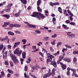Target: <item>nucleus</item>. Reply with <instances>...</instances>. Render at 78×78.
Segmentation results:
<instances>
[{
    "instance_id": "24",
    "label": "nucleus",
    "mask_w": 78,
    "mask_h": 78,
    "mask_svg": "<svg viewBox=\"0 0 78 78\" xmlns=\"http://www.w3.org/2000/svg\"><path fill=\"white\" fill-rule=\"evenodd\" d=\"M37 9L39 12H42V10L40 9V6H38L37 7Z\"/></svg>"
},
{
    "instance_id": "54",
    "label": "nucleus",
    "mask_w": 78,
    "mask_h": 78,
    "mask_svg": "<svg viewBox=\"0 0 78 78\" xmlns=\"http://www.w3.org/2000/svg\"><path fill=\"white\" fill-rule=\"evenodd\" d=\"M49 48L51 51H53V48L52 47H50Z\"/></svg>"
},
{
    "instance_id": "28",
    "label": "nucleus",
    "mask_w": 78,
    "mask_h": 78,
    "mask_svg": "<svg viewBox=\"0 0 78 78\" xmlns=\"http://www.w3.org/2000/svg\"><path fill=\"white\" fill-rule=\"evenodd\" d=\"M11 9V7H8L5 10L6 12H9Z\"/></svg>"
},
{
    "instance_id": "10",
    "label": "nucleus",
    "mask_w": 78,
    "mask_h": 78,
    "mask_svg": "<svg viewBox=\"0 0 78 78\" xmlns=\"http://www.w3.org/2000/svg\"><path fill=\"white\" fill-rule=\"evenodd\" d=\"M39 16H40V20L41 18V19H44V18H45V17H46L44 15V14L41 13H40Z\"/></svg>"
},
{
    "instance_id": "48",
    "label": "nucleus",
    "mask_w": 78,
    "mask_h": 78,
    "mask_svg": "<svg viewBox=\"0 0 78 78\" xmlns=\"http://www.w3.org/2000/svg\"><path fill=\"white\" fill-rule=\"evenodd\" d=\"M48 38H49V37H45L44 38V41H48Z\"/></svg>"
},
{
    "instance_id": "17",
    "label": "nucleus",
    "mask_w": 78,
    "mask_h": 78,
    "mask_svg": "<svg viewBox=\"0 0 78 78\" xmlns=\"http://www.w3.org/2000/svg\"><path fill=\"white\" fill-rule=\"evenodd\" d=\"M20 1L23 4H24V5H25L27 3V0H20Z\"/></svg>"
},
{
    "instance_id": "15",
    "label": "nucleus",
    "mask_w": 78,
    "mask_h": 78,
    "mask_svg": "<svg viewBox=\"0 0 78 78\" xmlns=\"http://www.w3.org/2000/svg\"><path fill=\"white\" fill-rule=\"evenodd\" d=\"M68 13L70 16H71L72 17H73V14L71 12L70 10H67V11Z\"/></svg>"
},
{
    "instance_id": "42",
    "label": "nucleus",
    "mask_w": 78,
    "mask_h": 78,
    "mask_svg": "<svg viewBox=\"0 0 78 78\" xmlns=\"http://www.w3.org/2000/svg\"><path fill=\"white\" fill-rule=\"evenodd\" d=\"M73 16H69V20L71 21H73Z\"/></svg>"
},
{
    "instance_id": "50",
    "label": "nucleus",
    "mask_w": 78,
    "mask_h": 78,
    "mask_svg": "<svg viewBox=\"0 0 78 78\" xmlns=\"http://www.w3.org/2000/svg\"><path fill=\"white\" fill-rule=\"evenodd\" d=\"M4 23L5 24V25L7 26V25H9V24L10 23L9 22H6Z\"/></svg>"
},
{
    "instance_id": "29",
    "label": "nucleus",
    "mask_w": 78,
    "mask_h": 78,
    "mask_svg": "<svg viewBox=\"0 0 78 78\" xmlns=\"http://www.w3.org/2000/svg\"><path fill=\"white\" fill-rule=\"evenodd\" d=\"M63 57H62V56L60 55L59 57V59L58 61H61L62 60V59H63Z\"/></svg>"
},
{
    "instance_id": "56",
    "label": "nucleus",
    "mask_w": 78,
    "mask_h": 78,
    "mask_svg": "<svg viewBox=\"0 0 78 78\" xmlns=\"http://www.w3.org/2000/svg\"><path fill=\"white\" fill-rule=\"evenodd\" d=\"M70 22V21L69 20H66V23H69Z\"/></svg>"
},
{
    "instance_id": "46",
    "label": "nucleus",
    "mask_w": 78,
    "mask_h": 78,
    "mask_svg": "<svg viewBox=\"0 0 78 78\" xmlns=\"http://www.w3.org/2000/svg\"><path fill=\"white\" fill-rule=\"evenodd\" d=\"M5 65H6L7 66H8L9 65V63H8V62L7 61H6L5 62Z\"/></svg>"
},
{
    "instance_id": "51",
    "label": "nucleus",
    "mask_w": 78,
    "mask_h": 78,
    "mask_svg": "<svg viewBox=\"0 0 78 78\" xmlns=\"http://www.w3.org/2000/svg\"><path fill=\"white\" fill-rule=\"evenodd\" d=\"M11 76V74L10 73H8L7 75V78H10Z\"/></svg>"
},
{
    "instance_id": "49",
    "label": "nucleus",
    "mask_w": 78,
    "mask_h": 78,
    "mask_svg": "<svg viewBox=\"0 0 78 78\" xmlns=\"http://www.w3.org/2000/svg\"><path fill=\"white\" fill-rule=\"evenodd\" d=\"M69 24L71 25H75V23L73 22H71Z\"/></svg>"
},
{
    "instance_id": "7",
    "label": "nucleus",
    "mask_w": 78,
    "mask_h": 78,
    "mask_svg": "<svg viewBox=\"0 0 78 78\" xmlns=\"http://www.w3.org/2000/svg\"><path fill=\"white\" fill-rule=\"evenodd\" d=\"M50 64L51 65H52V66H54V67L56 68L57 67L56 62V61L55 60L52 61Z\"/></svg>"
},
{
    "instance_id": "16",
    "label": "nucleus",
    "mask_w": 78,
    "mask_h": 78,
    "mask_svg": "<svg viewBox=\"0 0 78 78\" xmlns=\"http://www.w3.org/2000/svg\"><path fill=\"white\" fill-rule=\"evenodd\" d=\"M50 75H49L48 73L47 74H44L43 76V78H47V77H49L50 76Z\"/></svg>"
},
{
    "instance_id": "23",
    "label": "nucleus",
    "mask_w": 78,
    "mask_h": 78,
    "mask_svg": "<svg viewBox=\"0 0 78 78\" xmlns=\"http://www.w3.org/2000/svg\"><path fill=\"white\" fill-rule=\"evenodd\" d=\"M7 71L9 73H11V74H13V73H14V72L9 69H8Z\"/></svg>"
},
{
    "instance_id": "31",
    "label": "nucleus",
    "mask_w": 78,
    "mask_h": 78,
    "mask_svg": "<svg viewBox=\"0 0 78 78\" xmlns=\"http://www.w3.org/2000/svg\"><path fill=\"white\" fill-rule=\"evenodd\" d=\"M12 6V3H10L8 4L7 6V7L9 8H10V7H11Z\"/></svg>"
},
{
    "instance_id": "37",
    "label": "nucleus",
    "mask_w": 78,
    "mask_h": 78,
    "mask_svg": "<svg viewBox=\"0 0 78 78\" xmlns=\"http://www.w3.org/2000/svg\"><path fill=\"white\" fill-rule=\"evenodd\" d=\"M24 61V59L23 58H21L20 59L21 64H23V61Z\"/></svg>"
},
{
    "instance_id": "40",
    "label": "nucleus",
    "mask_w": 78,
    "mask_h": 78,
    "mask_svg": "<svg viewBox=\"0 0 78 78\" xmlns=\"http://www.w3.org/2000/svg\"><path fill=\"white\" fill-rule=\"evenodd\" d=\"M51 37L52 38H54L55 37H57V34H55L54 35H53L51 36Z\"/></svg>"
},
{
    "instance_id": "6",
    "label": "nucleus",
    "mask_w": 78,
    "mask_h": 78,
    "mask_svg": "<svg viewBox=\"0 0 78 78\" xmlns=\"http://www.w3.org/2000/svg\"><path fill=\"white\" fill-rule=\"evenodd\" d=\"M60 65L61 66L62 70H65L67 69V66L66 64H63V63L60 62Z\"/></svg>"
},
{
    "instance_id": "61",
    "label": "nucleus",
    "mask_w": 78,
    "mask_h": 78,
    "mask_svg": "<svg viewBox=\"0 0 78 78\" xmlns=\"http://www.w3.org/2000/svg\"><path fill=\"white\" fill-rule=\"evenodd\" d=\"M5 50H6V48H5V47H4L2 50V53H4V51H5Z\"/></svg>"
},
{
    "instance_id": "20",
    "label": "nucleus",
    "mask_w": 78,
    "mask_h": 78,
    "mask_svg": "<svg viewBox=\"0 0 78 78\" xmlns=\"http://www.w3.org/2000/svg\"><path fill=\"white\" fill-rule=\"evenodd\" d=\"M62 26L65 30H68L69 28V27H67V26L65 24H62Z\"/></svg>"
},
{
    "instance_id": "18",
    "label": "nucleus",
    "mask_w": 78,
    "mask_h": 78,
    "mask_svg": "<svg viewBox=\"0 0 78 78\" xmlns=\"http://www.w3.org/2000/svg\"><path fill=\"white\" fill-rule=\"evenodd\" d=\"M22 57L23 59H25L26 58V52H23L22 53Z\"/></svg>"
},
{
    "instance_id": "60",
    "label": "nucleus",
    "mask_w": 78,
    "mask_h": 78,
    "mask_svg": "<svg viewBox=\"0 0 78 78\" xmlns=\"http://www.w3.org/2000/svg\"><path fill=\"white\" fill-rule=\"evenodd\" d=\"M15 33H17L18 34H20V32L18 31H16Z\"/></svg>"
},
{
    "instance_id": "45",
    "label": "nucleus",
    "mask_w": 78,
    "mask_h": 78,
    "mask_svg": "<svg viewBox=\"0 0 78 78\" xmlns=\"http://www.w3.org/2000/svg\"><path fill=\"white\" fill-rule=\"evenodd\" d=\"M73 55H76V54L78 55V51H74L73 52Z\"/></svg>"
},
{
    "instance_id": "1",
    "label": "nucleus",
    "mask_w": 78,
    "mask_h": 78,
    "mask_svg": "<svg viewBox=\"0 0 78 78\" xmlns=\"http://www.w3.org/2000/svg\"><path fill=\"white\" fill-rule=\"evenodd\" d=\"M40 12H33L32 14L31 15L32 17H37V19L39 20H41V18L39 16Z\"/></svg>"
},
{
    "instance_id": "14",
    "label": "nucleus",
    "mask_w": 78,
    "mask_h": 78,
    "mask_svg": "<svg viewBox=\"0 0 78 78\" xmlns=\"http://www.w3.org/2000/svg\"><path fill=\"white\" fill-rule=\"evenodd\" d=\"M20 42L15 43L14 44L13 48H16V47H17V46H18V45L20 44Z\"/></svg>"
},
{
    "instance_id": "39",
    "label": "nucleus",
    "mask_w": 78,
    "mask_h": 78,
    "mask_svg": "<svg viewBox=\"0 0 78 78\" xmlns=\"http://www.w3.org/2000/svg\"><path fill=\"white\" fill-rule=\"evenodd\" d=\"M65 47H66V48H72V47L71 46H69L67 44H65Z\"/></svg>"
},
{
    "instance_id": "55",
    "label": "nucleus",
    "mask_w": 78,
    "mask_h": 78,
    "mask_svg": "<svg viewBox=\"0 0 78 78\" xmlns=\"http://www.w3.org/2000/svg\"><path fill=\"white\" fill-rule=\"evenodd\" d=\"M44 69H46V67H42L41 69V70L42 72Z\"/></svg>"
},
{
    "instance_id": "53",
    "label": "nucleus",
    "mask_w": 78,
    "mask_h": 78,
    "mask_svg": "<svg viewBox=\"0 0 78 78\" xmlns=\"http://www.w3.org/2000/svg\"><path fill=\"white\" fill-rule=\"evenodd\" d=\"M32 48L33 50H35V49H36V46H32Z\"/></svg>"
},
{
    "instance_id": "27",
    "label": "nucleus",
    "mask_w": 78,
    "mask_h": 78,
    "mask_svg": "<svg viewBox=\"0 0 78 78\" xmlns=\"http://www.w3.org/2000/svg\"><path fill=\"white\" fill-rule=\"evenodd\" d=\"M15 27H16L17 28H19L20 27V25L18 24H15Z\"/></svg>"
},
{
    "instance_id": "63",
    "label": "nucleus",
    "mask_w": 78,
    "mask_h": 78,
    "mask_svg": "<svg viewBox=\"0 0 78 78\" xmlns=\"http://www.w3.org/2000/svg\"><path fill=\"white\" fill-rule=\"evenodd\" d=\"M74 75V76H75V77H76V78H77V77H78V75H77V74H76V73H73Z\"/></svg>"
},
{
    "instance_id": "22",
    "label": "nucleus",
    "mask_w": 78,
    "mask_h": 78,
    "mask_svg": "<svg viewBox=\"0 0 78 78\" xmlns=\"http://www.w3.org/2000/svg\"><path fill=\"white\" fill-rule=\"evenodd\" d=\"M9 27H10V28H13V27H15V24H10L9 25Z\"/></svg>"
},
{
    "instance_id": "21",
    "label": "nucleus",
    "mask_w": 78,
    "mask_h": 78,
    "mask_svg": "<svg viewBox=\"0 0 78 78\" xmlns=\"http://www.w3.org/2000/svg\"><path fill=\"white\" fill-rule=\"evenodd\" d=\"M8 34L9 35H11L12 36H14V33L12 32L11 31H9L8 32Z\"/></svg>"
},
{
    "instance_id": "62",
    "label": "nucleus",
    "mask_w": 78,
    "mask_h": 78,
    "mask_svg": "<svg viewBox=\"0 0 78 78\" xmlns=\"http://www.w3.org/2000/svg\"><path fill=\"white\" fill-rule=\"evenodd\" d=\"M28 60L29 61L31 62V58L30 57L28 58Z\"/></svg>"
},
{
    "instance_id": "47",
    "label": "nucleus",
    "mask_w": 78,
    "mask_h": 78,
    "mask_svg": "<svg viewBox=\"0 0 78 78\" xmlns=\"http://www.w3.org/2000/svg\"><path fill=\"white\" fill-rule=\"evenodd\" d=\"M55 41H56V40H54L53 41L51 42V44L52 45H55Z\"/></svg>"
},
{
    "instance_id": "9",
    "label": "nucleus",
    "mask_w": 78,
    "mask_h": 78,
    "mask_svg": "<svg viewBox=\"0 0 78 78\" xmlns=\"http://www.w3.org/2000/svg\"><path fill=\"white\" fill-rule=\"evenodd\" d=\"M50 5L51 6H55L56 5H59V3H58V2H57L53 3H52L51 2Z\"/></svg>"
},
{
    "instance_id": "35",
    "label": "nucleus",
    "mask_w": 78,
    "mask_h": 78,
    "mask_svg": "<svg viewBox=\"0 0 78 78\" xmlns=\"http://www.w3.org/2000/svg\"><path fill=\"white\" fill-rule=\"evenodd\" d=\"M70 70L71 71L73 72V73H75L76 72V69H71Z\"/></svg>"
},
{
    "instance_id": "58",
    "label": "nucleus",
    "mask_w": 78,
    "mask_h": 78,
    "mask_svg": "<svg viewBox=\"0 0 78 78\" xmlns=\"http://www.w3.org/2000/svg\"><path fill=\"white\" fill-rule=\"evenodd\" d=\"M7 27V26L5 24V23H4V24L2 26V27H3V28H5V27Z\"/></svg>"
},
{
    "instance_id": "13",
    "label": "nucleus",
    "mask_w": 78,
    "mask_h": 78,
    "mask_svg": "<svg viewBox=\"0 0 78 78\" xmlns=\"http://www.w3.org/2000/svg\"><path fill=\"white\" fill-rule=\"evenodd\" d=\"M2 16L5 17V18H6L7 19H9L10 18V15L7 14L3 15Z\"/></svg>"
},
{
    "instance_id": "57",
    "label": "nucleus",
    "mask_w": 78,
    "mask_h": 78,
    "mask_svg": "<svg viewBox=\"0 0 78 78\" xmlns=\"http://www.w3.org/2000/svg\"><path fill=\"white\" fill-rule=\"evenodd\" d=\"M39 55H41V56H42V57H43L44 56V55L43 54H42V52H39Z\"/></svg>"
},
{
    "instance_id": "5",
    "label": "nucleus",
    "mask_w": 78,
    "mask_h": 78,
    "mask_svg": "<svg viewBox=\"0 0 78 78\" xmlns=\"http://www.w3.org/2000/svg\"><path fill=\"white\" fill-rule=\"evenodd\" d=\"M24 23H26V24H27L28 25V27L29 28H35L36 27H37L36 25H33L31 24H30L28 23V22H24Z\"/></svg>"
},
{
    "instance_id": "26",
    "label": "nucleus",
    "mask_w": 78,
    "mask_h": 78,
    "mask_svg": "<svg viewBox=\"0 0 78 78\" xmlns=\"http://www.w3.org/2000/svg\"><path fill=\"white\" fill-rule=\"evenodd\" d=\"M77 61V59H76V57L74 58L73 63L74 64H75V63H76V62Z\"/></svg>"
},
{
    "instance_id": "41",
    "label": "nucleus",
    "mask_w": 78,
    "mask_h": 78,
    "mask_svg": "<svg viewBox=\"0 0 78 78\" xmlns=\"http://www.w3.org/2000/svg\"><path fill=\"white\" fill-rule=\"evenodd\" d=\"M25 71H27L28 70V66H25L24 67Z\"/></svg>"
},
{
    "instance_id": "32",
    "label": "nucleus",
    "mask_w": 78,
    "mask_h": 78,
    "mask_svg": "<svg viewBox=\"0 0 78 78\" xmlns=\"http://www.w3.org/2000/svg\"><path fill=\"white\" fill-rule=\"evenodd\" d=\"M62 44V42H59L58 43L57 45V48H59V46L61 45Z\"/></svg>"
},
{
    "instance_id": "36",
    "label": "nucleus",
    "mask_w": 78,
    "mask_h": 78,
    "mask_svg": "<svg viewBox=\"0 0 78 78\" xmlns=\"http://www.w3.org/2000/svg\"><path fill=\"white\" fill-rule=\"evenodd\" d=\"M20 13H18V12L17 13L15 14V16L16 17H19V16H20Z\"/></svg>"
},
{
    "instance_id": "25",
    "label": "nucleus",
    "mask_w": 78,
    "mask_h": 78,
    "mask_svg": "<svg viewBox=\"0 0 78 78\" xmlns=\"http://www.w3.org/2000/svg\"><path fill=\"white\" fill-rule=\"evenodd\" d=\"M1 76H2L3 77V76H4L5 75V73H4V72L2 71L1 72Z\"/></svg>"
},
{
    "instance_id": "8",
    "label": "nucleus",
    "mask_w": 78,
    "mask_h": 78,
    "mask_svg": "<svg viewBox=\"0 0 78 78\" xmlns=\"http://www.w3.org/2000/svg\"><path fill=\"white\" fill-rule=\"evenodd\" d=\"M12 61H13L14 63L15 64L17 65L19 63V60L17 59V57L13 59H12Z\"/></svg>"
},
{
    "instance_id": "3",
    "label": "nucleus",
    "mask_w": 78,
    "mask_h": 78,
    "mask_svg": "<svg viewBox=\"0 0 78 78\" xmlns=\"http://www.w3.org/2000/svg\"><path fill=\"white\" fill-rule=\"evenodd\" d=\"M55 68H53L52 70V72L51 73V69H49L48 73H47L50 75V76H51L52 75V76L53 77L55 75Z\"/></svg>"
},
{
    "instance_id": "43",
    "label": "nucleus",
    "mask_w": 78,
    "mask_h": 78,
    "mask_svg": "<svg viewBox=\"0 0 78 78\" xmlns=\"http://www.w3.org/2000/svg\"><path fill=\"white\" fill-rule=\"evenodd\" d=\"M35 32L36 33H38V34H39V33H41V32L39 30H35Z\"/></svg>"
},
{
    "instance_id": "2",
    "label": "nucleus",
    "mask_w": 78,
    "mask_h": 78,
    "mask_svg": "<svg viewBox=\"0 0 78 78\" xmlns=\"http://www.w3.org/2000/svg\"><path fill=\"white\" fill-rule=\"evenodd\" d=\"M20 49V48H16L15 51H13L14 54L18 55V56H20L21 55V53L22 52V51L20 50L19 51Z\"/></svg>"
},
{
    "instance_id": "64",
    "label": "nucleus",
    "mask_w": 78,
    "mask_h": 78,
    "mask_svg": "<svg viewBox=\"0 0 78 78\" xmlns=\"http://www.w3.org/2000/svg\"><path fill=\"white\" fill-rule=\"evenodd\" d=\"M63 61H67V58H65L63 59Z\"/></svg>"
},
{
    "instance_id": "12",
    "label": "nucleus",
    "mask_w": 78,
    "mask_h": 78,
    "mask_svg": "<svg viewBox=\"0 0 78 78\" xmlns=\"http://www.w3.org/2000/svg\"><path fill=\"white\" fill-rule=\"evenodd\" d=\"M9 55L10 58H12V59H14L16 58V56L15 55H14V54H12V53H10Z\"/></svg>"
},
{
    "instance_id": "38",
    "label": "nucleus",
    "mask_w": 78,
    "mask_h": 78,
    "mask_svg": "<svg viewBox=\"0 0 78 78\" xmlns=\"http://www.w3.org/2000/svg\"><path fill=\"white\" fill-rule=\"evenodd\" d=\"M3 44L0 45V51H1L2 50H3Z\"/></svg>"
},
{
    "instance_id": "33",
    "label": "nucleus",
    "mask_w": 78,
    "mask_h": 78,
    "mask_svg": "<svg viewBox=\"0 0 78 78\" xmlns=\"http://www.w3.org/2000/svg\"><path fill=\"white\" fill-rule=\"evenodd\" d=\"M58 11L60 12V13H62V9L61 7H59L58 8Z\"/></svg>"
},
{
    "instance_id": "19",
    "label": "nucleus",
    "mask_w": 78,
    "mask_h": 78,
    "mask_svg": "<svg viewBox=\"0 0 78 78\" xmlns=\"http://www.w3.org/2000/svg\"><path fill=\"white\" fill-rule=\"evenodd\" d=\"M42 3V1L41 0H38L37 2V6H40V5Z\"/></svg>"
},
{
    "instance_id": "11",
    "label": "nucleus",
    "mask_w": 78,
    "mask_h": 78,
    "mask_svg": "<svg viewBox=\"0 0 78 78\" xmlns=\"http://www.w3.org/2000/svg\"><path fill=\"white\" fill-rule=\"evenodd\" d=\"M7 53H8V51H6L3 54V58L4 59H6L7 57Z\"/></svg>"
},
{
    "instance_id": "44",
    "label": "nucleus",
    "mask_w": 78,
    "mask_h": 78,
    "mask_svg": "<svg viewBox=\"0 0 78 78\" xmlns=\"http://www.w3.org/2000/svg\"><path fill=\"white\" fill-rule=\"evenodd\" d=\"M27 41L25 39H23L22 40V42H23V44H26V41Z\"/></svg>"
},
{
    "instance_id": "30",
    "label": "nucleus",
    "mask_w": 78,
    "mask_h": 78,
    "mask_svg": "<svg viewBox=\"0 0 78 78\" xmlns=\"http://www.w3.org/2000/svg\"><path fill=\"white\" fill-rule=\"evenodd\" d=\"M8 39V36L5 37V38L2 39V41H6Z\"/></svg>"
},
{
    "instance_id": "4",
    "label": "nucleus",
    "mask_w": 78,
    "mask_h": 78,
    "mask_svg": "<svg viewBox=\"0 0 78 78\" xmlns=\"http://www.w3.org/2000/svg\"><path fill=\"white\" fill-rule=\"evenodd\" d=\"M47 57L48 58L47 59V62H52V58H55V56H54L52 55H48Z\"/></svg>"
},
{
    "instance_id": "34",
    "label": "nucleus",
    "mask_w": 78,
    "mask_h": 78,
    "mask_svg": "<svg viewBox=\"0 0 78 78\" xmlns=\"http://www.w3.org/2000/svg\"><path fill=\"white\" fill-rule=\"evenodd\" d=\"M10 64L11 67H13L14 66V63L12 61H10Z\"/></svg>"
},
{
    "instance_id": "59",
    "label": "nucleus",
    "mask_w": 78,
    "mask_h": 78,
    "mask_svg": "<svg viewBox=\"0 0 78 78\" xmlns=\"http://www.w3.org/2000/svg\"><path fill=\"white\" fill-rule=\"evenodd\" d=\"M67 74L68 76H69V75H70V71H67Z\"/></svg>"
},
{
    "instance_id": "52",
    "label": "nucleus",
    "mask_w": 78,
    "mask_h": 78,
    "mask_svg": "<svg viewBox=\"0 0 78 78\" xmlns=\"http://www.w3.org/2000/svg\"><path fill=\"white\" fill-rule=\"evenodd\" d=\"M56 21V18L55 17H53L52 19V22L53 23H54Z\"/></svg>"
}]
</instances>
